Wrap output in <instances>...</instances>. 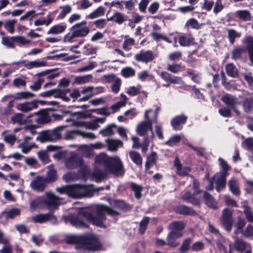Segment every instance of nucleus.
<instances>
[{
	"label": "nucleus",
	"instance_id": "obj_1",
	"mask_svg": "<svg viewBox=\"0 0 253 253\" xmlns=\"http://www.w3.org/2000/svg\"><path fill=\"white\" fill-rule=\"evenodd\" d=\"M111 216H118L120 213L104 205H98L95 210V215L86 209L80 210L76 215H70L65 217V220L77 227L88 228L89 223L101 228H105L104 221L106 219L105 214Z\"/></svg>",
	"mask_w": 253,
	"mask_h": 253
},
{
	"label": "nucleus",
	"instance_id": "obj_2",
	"mask_svg": "<svg viewBox=\"0 0 253 253\" xmlns=\"http://www.w3.org/2000/svg\"><path fill=\"white\" fill-rule=\"evenodd\" d=\"M87 24L86 20L76 23L70 29V32L63 37V42L65 43H73L77 41V39L86 37L90 32L89 28L85 26Z\"/></svg>",
	"mask_w": 253,
	"mask_h": 253
},
{
	"label": "nucleus",
	"instance_id": "obj_3",
	"mask_svg": "<svg viewBox=\"0 0 253 253\" xmlns=\"http://www.w3.org/2000/svg\"><path fill=\"white\" fill-rule=\"evenodd\" d=\"M106 169L116 176L123 175L125 173L123 164L118 157H110L106 161Z\"/></svg>",
	"mask_w": 253,
	"mask_h": 253
},
{
	"label": "nucleus",
	"instance_id": "obj_4",
	"mask_svg": "<svg viewBox=\"0 0 253 253\" xmlns=\"http://www.w3.org/2000/svg\"><path fill=\"white\" fill-rule=\"evenodd\" d=\"M94 190L90 187L83 184H73L72 198L80 199L83 197H91Z\"/></svg>",
	"mask_w": 253,
	"mask_h": 253
},
{
	"label": "nucleus",
	"instance_id": "obj_5",
	"mask_svg": "<svg viewBox=\"0 0 253 253\" xmlns=\"http://www.w3.org/2000/svg\"><path fill=\"white\" fill-rule=\"evenodd\" d=\"M81 248L84 250L97 251L101 249L102 245L94 236L84 235Z\"/></svg>",
	"mask_w": 253,
	"mask_h": 253
},
{
	"label": "nucleus",
	"instance_id": "obj_6",
	"mask_svg": "<svg viewBox=\"0 0 253 253\" xmlns=\"http://www.w3.org/2000/svg\"><path fill=\"white\" fill-rule=\"evenodd\" d=\"M220 220L224 229L230 232L234 224L233 211L227 208L223 209Z\"/></svg>",
	"mask_w": 253,
	"mask_h": 253
},
{
	"label": "nucleus",
	"instance_id": "obj_7",
	"mask_svg": "<svg viewBox=\"0 0 253 253\" xmlns=\"http://www.w3.org/2000/svg\"><path fill=\"white\" fill-rule=\"evenodd\" d=\"M61 129L55 128L52 130H47L42 131L40 133V136L37 137V139L39 138L42 142L46 141H53L60 137Z\"/></svg>",
	"mask_w": 253,
	"mask_h": 253
},
{
	"label": "nucleus",
	"instance_id": "obj_8",
	"mask_svg": "<svg viewBox=\"0 0 253 253\" xmlns=\"http://www.w3.org/2000/svg\"><path fill=\"white\" fill-rule=\"evenodd\" d=\"M66 164L67 168L70 169L81 168L83 174L85 175L86 170L85 167L83 168L84 165V161L82 158L77 155L71 156L67 161Z\"/></svg>",
	"mask_w": 253,
	"mask_h": 253
},
{
	"label": "nucleus",
	"instance_id": "obj_9",
	"mask_svg": "<svg viewBox=\"0 0 253 253\" xmlns=\"http://www.w3.org/2000/svg\"><path fill=\"white\" fill-rule=\"evenodd\" d=\"M31 117H35V122L39 125L47 124L50 120L47 112L43 109H41L36 112L30 114L27 116L28 122L32 121V120H30Z\"/></svg>",
	"mask_w": 253,
	"mask_h": 253
},
{
	"label": "nucleus",
	"instance_id": "obj_10",
	"mask_svg": "<svg viewBox=\"0 0 253 253\" xmlns=\"http://www.w3.org/2000/svg\"><path fill=\"white\" fill-rule=\"evenodd\" d=\"M21 214V210L18 208H12L8 211H4L0 213V223L5 224L9 219H13Z\"/></svg>",
	"mask_w": 253,
	"mask_h": 253
},
{
	"label": "nucleus",
	"instance_id": "obj_11",
	"mask_svg": "<svg viewBox=\"0 0 253 253\" xmlns=\"http://www.w3.org/2000/svg\"><path fill=\"white\" fill-rule=\"evenodd\" d=\"M194 192L191 193L189 191L186 192L182 196V199L190 203L194 206H199L200 205V199L196 198L195 197L203 193V191L200 188L193 189Z\"/></svg>",
	"mask_w": 253,
	"mask_h": 253
},
{
	"label": "nucleus",
	"instance_id": "obj_12",
	"mask_svg": "<svg viewBox=\"0 0 253 253\" xmlns=\"http://www.w3.org/2000/svg\"><path fill=\"white\" fill-rule=\"evenodd\" d=\"M155 58V55L152 50H141L138 53L134 56V59L139 62L148 63L152 61Z\"/></svg>",
	"mask_w": 253,
	"mask_h": 253
},
{
	"label": "nucleus",
	"instance_id": "obj_13",
	"mask_svg": "<svg viewBox=\"0 0 253 253\" xmlns=\"http://www.w3.org/2000/svg\"><path fill=\"white\" fill-rule=\"evenodd\" d=\"M47 184V183L43 178V177L38 175L32 180L30 186L35 191L42 192L45 189Z\"/></svg>",
	"mask_w": 253,
	"mask_h": 253
},
{
	"label": "nucleus",
	"instance_id": "obj_14",
	"mask_svg": "<svg viewBox=\"0 0 253 253\" xmlns=\"http://www.w3.org/2000/svg\"><path fill=\"white\" fill-rule=\"evenodd\" d=\"M59 199L55 196L53 194L47 193L46 198L43 201V203L46 205L49 211H54V210L57 209L60 204Z\"/></svg>",
	"mask_w": 253,
	"mask_h": 253
},
{
	"label": "nucleus",
	"instance_id": "obj_15",
	"mask_svg": "<svg viewBox=\"0 0 253 253\" xmlns=\"http://www.w3.org/2000/svg\"><path fill=\"white\" fill-rule=\"evenodd\" d=\"M150 130L152 133V136H154L152 128V122L151 120L145 121L141 122L137 126L136 132L140 136H144L148 130Z\"/></svg>",
	"mask_w": 253,
	"mask_h": 253
},
{
	"label": "nucleus",
	"instance_id": "obj_16",
	"mask_svg": "<svg viewBox=\"0 0 253 253\" xmlns=\"http://www.w3.org/2000/svg\"><path fill=\"white\" fill-rule=\"evenodd\" d=\"M33 220L35 223H42L47 221H51L55 223L57 221V218L53 214V211H49L47 213H40L36 215L33 217Z\"/></svg>",
	"mask_w": 253,
	"mask_h": 253
},
{
	"label": "nucleus",
	"instance_id": "obj_17",
	"mask_svg": "<svg viewBox=\"0 0 253 253\" xmlns=\"http://www.w3.org/2000/svg\"><path fill=\"white\" fill-rule=\"evenodd\" d=\"M188 117L184 115H180L173 118L170 122L173 129L175 130H180L182 128V126L186 124Z\"/></svg>",
	"mask_w": 253,
	"mask_h": 253
},
{
	"label": "nucleus",
	"instance_id": "obj_18",
	"mask_svg": "<svg viewBox=\"0 0 253 253\" xmlns=\"http://www.w3.org/2000/svg\"><path fill=\"white\" fill-rule=\"evenodd\" d=\"M176 213L185 216H196L198 215L197 211L191 207L184 205L177 206L174 209Z\"/></svg>",
	"mask_w": 253,
	"mask_h": 253
},
{
	"label": "nucleus",
	"instance_id": "obj_19",
	"mask_svg": "<svg viewBox=\"0 0 253 253\" xmlns=\"http://www.w3.org/2000/svg\"><path fill=\"white\" fill-rule=\"evenodd\" d=\"M110 205L115 209L120 210L122 211H130L131 207L126 202L123 200L109 199Z\"/></svg>",
	"mask_w": 253,
	"mask_h": 253
},
{
	"label": "nucleus",
	"instance_id": "obj_20",
	"mask_svg": "<svg viewBox=\"0 0 253 253\" xmlns=\"http://www.w3.org/2000/svg\"><path fill=\"white\" fill-rule=\"evenodd\" d=\"M182 233L174 231H170L167 237V245L171 248H175L179 245L176 240L182 236Z\"/></svg>",
	"mask_w": 253,
	"mask_h": 253
},
{
	"label": "nucleus",
	"instance_id": "obj_21",
	"mask_svg": "<svg viewBox=\"0 0 253 253\" xmlns=\"http://www.w3.org/2000/svg\"><path fill=\"white\" fill-rule=\"evenodd\" d=\"M16 108L18 110L23 113H28L37 108V102L34 100L31 101H25L23 103L17 104Z\"/></svg>",
	"mask_w": 253,
	"mask_h": 253
},
{
	"label": "nucleus",
	"instance_id": "obj_22",
	"mask_svg": "<svg viewBox=\"0 0 253 253\" xmlns=\"http://www.w3.org/2000/svg\"><path fill=\"white\" fill-rule=\"evenodd\" d=\"M67 28L66 23L64 22L58 23L53 25L47 32L48 35H56L63 33Z\"/></svg>",
	"mask_w": 253,
	"mask_h": 253
},
{
	"label": "nucleus",
	"instance_id": "obj_23",
	"mask_svg": "<svg viewBox=\"0 0 253 253\" xmlns=\"http://www.w3.org/2000/svg\"><path fill=\"white\" fill-rule=\"evenodd\" d=\"M221 100L226 105L227 107L233 110L237 114L238 113L236 110V99L234 97L229 94H226L222 96Z\"/></svg>",
	"mask_w": 253,
	"mask_h": 253
},
{
	"label": "nucleus",
	"instance_id": "obj_24",
	"mask_svg": "<svg viewBox=\"0 0 253 253\" xmlns=\"http://www.w3.org/2000/svg\"><path fill=\"white\" fill-rule=\"evenodd\" d=\"M227 176L226 175H224V174H219L218 173H216L214 175V177L216 178L215 183L216 184L215 189L217 192H220L225 187Z\"/></svg>",
	"mask_w": 253,
	"mask_h": 253
},
{
	"label": "nucleus",
	"instance_id": "obj_25",
	"mask_svg": "<svg viewBox=\"0 0 253 253\" xmlns=\"http://www.w3.org/2000/svg\"><path fill=\"white\" fill-rule=\"evenodd\" d=\"M244 43L246 45L249 60L252 65H253V37L251 36H248L244 40Z\"/></svg>",
	"mask_w": 253,
	"mask_h": 253
},
{
	"label": "nucleus",
	"instance_id": "obj_26",
	"mask_svg": "<svg viewBox=\"0 0 253 253\" xmlns=\"http://www.w3.org/2000/svg\"><path fill=\"white\" fill-rule=\"evenodd\" d=\"M47 184H50L54 182L58 178L57 171L53 166H50L48 167V170L46 172V177H43Z\"/></svg>",
	"mask_w": 253,
	"mask_h": 253
},
{
	"label": "nucleus",
	"instance_id": "obj_27",
	"mask_svg": "<svg viewBox=\"0 0 253 253\" xmlns=\"http://www.w3.org/2000/svg\"><path fill=\"white\" fill-rule=\"evenodd\" d=\"M160 76L165 82H168L169 84H177L180 80L179 77L173 76L167 71H162Z\"/></svg>",
	"mask_w": 253,
	"mask_h": 253
},
{
	"label": "nucleus",
	"instance_id": "obj_28",
	"mask_svg": "<svg viewBox=\"0 0 253 253\" xmlns=\"http://www.w3.org/2000/svg\"><path fill=\"white\" fill-rule=\"evenodd\" d=\"M84 236L68 235L65 238V242L69 245L77 244L81 248Z\"/></svg>",
	"mask_w": 253,
	"mask_h": 253
},
{
	"label": "nucleus",
	"instance_id": "obj_29",
	"mask_svg": "<svg viewBox=\"0 0 253 253\" xmlns=\"http://www.w3.org/2000/svg\"><path fill=\"white\" fill-rule=\"evenodd\" d=\"M126 18H128V16H125L121 12L116 11L114 13L113 16L109 18H107V21H113L119 25H121L125 21H126Z\"/></svg>",
	"mask_w": 253,
	"mask_h": 253
},
{
	"label": "nucleus",
	"instance_id": "obj_30",
	"mask_svg": "<svg viewBox=\"0 0 253 253\" xmlns=\"http://www.w3.org/2000/svg\"><path fill=\"white\" fill-rule=\"evenodd\" d=\"M82 108L84 111L74 112L70 111L71 115L72 117H76L77 119H85L89 117L90 115L85 110L87 108V106L84 105L82 106H76V108Z\"/></svg>",
	"mask_w": 253,
	"mask_h": 253
},
{
	"label": "nucleus",
	"instance_id": "obj_31",
	"mask_svg": "<svg viewBox=\"0 0 253 253\" xmlns=\"http://www.w3.org/2000/svg\"><path fill=\"white\" fill-rule=\"evenodd\" d=\"M185 224L182 221H174L170 222L169 225V229L171 231L179 232L182 233V231L184 229Z\"/></svg>",
	"mask_w": 253,
	"mask_h": 253
},
{
	"label": "nucleus",
	"instance_id": "obj_32",
	"mask_svg": "<svg viewBox=\"0 0 253 253\" xmlns=\"http://www.w3.org/2000/svg\"><path fill=\"white\" fill-rule=\"evenodd\" d=\"M108 149L111 151H116L118 148L122 147L123 145V142L120 140L116 139H107L106 140Z\"/></svg>",
	"mask_w": 253,
	"mask_h": 253
},
{
	"label": "nucleus",
	"instance_id": "obj_33",
	"mask_svg": "<svg viewBox=\"0 0 253 253\" xmlns=\"http://www.w3.org/2000/svg\"><path fill=\"white\" fill-rule=\"evenodd\" d=\"M227 75L232 78H237L239 76L238 70L233 63H228L225 66Z\"/></svg>",
	"mask_w": 253,
	"mask_h": 253
},
{
	"label": "nucleus",
	"instance_id": "obj_34",
	"mask_svg": "<svg viewBox=\"0 0 253 253\" xmlns=\"http://www.w3.org/2000/svg\"><path fill=\"white\" fill-rule=\"evenodd\" d=\"M178 42L181 46H189L194 44L195 39L191 36H181L178 38Z\"/></svg>",
	"mask_w": 253,
	"mask_h": 253
},
{
	"label": "nucleus",
	"instance_id": "obj_35",
	"mask_svg": "<svg viewBox=\"0 0 253 253\" xmlns=\"http://www.w3.org/2000/svg\"><path fill=\"white\" fill-rule=\"evenodd\" d=\"M129 156L131 161L137 166H141L142 164V158L140 154L135 151H131Z\"/></svg>",
	"mask_w": 253,
	"mask_h": 253
},
{
	"label": "nucleus",
	"instance_id": "obj_36",
	"mask_svg": "<svg viewBox=\"0 0 253 253\" xmlns=\"http://www.w3.org/2000/svg\"><path fill=\"white\" fill-rule=\"evenodd\" d=\"M104 8L103 6H100L88 15H86L85 18L86 19H93L102 16L104 15Z\"/></svg>",
	"mask_w": 253,
	"mask_h": 253
},
{
	"label": "nucleus",
	"instance_id": "obj_37",
	"mask_svg": "<svg viewBox=\"0 0 253 253\" xmlns=\"http://www.w3.org/2000/svg\"><path fill=\"white\" fill-rule=\"evenodd\" d=\"M237 17L243 21L251 20V14L248 10H239L236 12Z\"/></svg>",
	"mask_w": 253,
	"mask_h": 253
},
{
	"label": "nucleus",
	"instance_id": "obj_38",
	"mask_svg": "<svg viewBox=\"0 0 253 253\" xmlns=\"http://www.w3.org/2000/svg\"><path fill=\"white\" fill-rule=\"evenodd\" d=\"M237 222L235 224L236 230L234 231L235 234L239 233H243V228L246 224V221L245 219L242 218L240 216L237 217Z\"/></svg>",
	"mask_w": 253,
	"mask_h": 253
},
{
	"label": "nucleus",
	"instance_id": "obj_39",
	"mask_svg": "<svg viewBox=\"0 0 253 253\" xmlns=\"http://www.w3.org/2000/svg\"><path fill=\"white\" fill-rule=\"evenodd\" d=\"M233 247L237 252L242 253L246 250L247 244L242 240L238 239L234 242Z\"/></svg>",
	"mask_w": 253,
	"mask_h": 253
},
{
	"label": "nucleus",
	"instance_id": "obj_40",
	"mask_svg": "<svg viewBox=\"0 0 253 253\" xmlns=\"http://www.w3.org/2000/svg\"><path fill=\"white\" fill-rule=\"evenodd\" d=\"M130 187L131 190L134 192V196L136 199H139L142 197L141 192L143 190V187L141 185H137L134 182H131L130 183Z\"/></svg>",
	"mask_w": 253,
	"mask_h": 253
},
{
	"label": "nucleus",
	"instance_id": "obj_41",
	"mask_svg": "<svg viewBox=\"0 0 253 253\" xmlns=\"http://www.w3.org/2000/svg\"><path fill=\"white\" fill-rule=\"evenodd\" d=\"M185 28L187 29H194L199 30L201 27V25L198 22V20L194 18H191L188 19L185 23Z\"/></svg>",
	"mask_w": 253,
	"mask_h": 253
},
{
	"label": "nucleus",
	"instance_id": "obj_42",
	"mask_svg": "<svg viewBox=\"0 0 253 253\" xmlns=\"http://www.w3.org/2000/svg\"><path fill=\"white\" fill-rule=\"evenodd\" d=\"M203 198L205 200V204L209 207L214 208L215 207V202L213 197L209 192L204 191Z\"/></svg>",
	"mask_w": 253,
	"mask_h": 253
},
{
	"label": "nucleus",
	"instance_id": "obj_43",
	"mask_svg": "<svg viewBox=\"0 0 253 253\" xmlns=\"http://www.w3.org/2000/svg\"><path fill=\"white\" fill-rule=\"evenodd\" d=\"M22 113H16L11 118V122L13 124H18L20 125H25L27 121L23 118Z\"/></svg>",
	"mask_w": 253,
	"mask_h": 253
},
{
	"label": "nucleus",
	"instance_id": "obj_44",
	"mask_svg": "<svg viewBox=\"0 0 253 253\" xmlns=\"http://www.w3.org/2000/svg\"><path fill=\"white\" fill-rule=\"evenodd\" d=\"M107 173L99 169H95L94 172L92 174V176L96 179V182H100L103 179L106 177Z\"/></svg>",
	"mask_w": 253,
	"mask_h": 253
},
{
	"label": "nucleus",
	"instance_id": "obj_45",
	"mask_svg": "<svg viewBox=\"0 0 253 253\" xmlns=\"http://www.w3.org/2000/svg\"><path fill=\"white\" fill-rule=\"evenodd\" d=\"M46 65L45 61H39L35 60L30 61L29 63L25 64V67L27 69H32L35 68H39L41 67H44Z\"/></svg>",
	"mask_w": 253,
	"mask_h": 253
},
{
	"label": "nucleus",
	"instance_id": "obj_46",
	"mask_svg": "<svg viewBox=\"0 0 253 253\" xmlns=\"http://www.w3.org/2000/svg\"><path fill=\"white\" fill-rule=\"evenodd\" d=\"M150 218L148 216H144L139 223V232L143 235L145 233L149 223Z\"/></svg>",
	"mask_w": 253,
	"mask_h": 253
},
{
	"label": "nucleus",
	"instance_id": "obj_47",
	"mask_svg": "<svg viewBox=\"0 0 253 253\" xmlns=\"http://www.w3.org/2000/svg\"><path fill=\"white\" fill-rule=\"evenodd\" d=\"M57 191L61 194H66L69 197L72 196L73 185H67L56 188Z\"/></svg>",
	"mask_w": 253,
	"mask_h": 253
},
{
	"label": "nucleus",
	"instance_id": "obj_48",
	"mask_svg": "<svg viewBox=\"0 0 253 253\" xmlns=\"http://www.w3.org/2000/svg\"><path fill=\"white\" fill-rule=\"evenodd\" d=\"M245 112H249L253 110V99L252 97L246 98L243 102Z\"/></svg>",
	"mask_w": 253,
	"mask_h": 253
},
{
	"label": "nucleus",
	"instance_id": "obj_49",
	"mask_svg": "<svg viewBox=\"0 0 253 253\" xmlns=\"http://www.w3.org/2000/svg\"><path fill=\"white\" fill-rule=\"evenodd\" d=\"M245 50L244 48L238 47L234 48L232 51L231 58L234 60H237L241 59L242 54L245 52Z\"/></svg>",
	"mask_w": 253,
	"mask_h": 253
},
{
	"label": "nucleus",
	"instance_id": "obj_50",
	"mask_svg": "<svg viewBox=\"0 0 253 253\" xmlns=\"http://www.w3.org/2000/svg\"><path fill=\"white\" fill-rule=\"evenodd\" d=\"M219 162V165L220 167L221 168L222 171L220 172H218V174L228 176L229 174L228 170H229L230 167L227 163V162L224 161L223 159L220 158L218 159Z\"/></svg>",
	"mask_w": 253,
	"mask_h": 253
},
{
	"label": "nucleus",
	"instance_id": "obj_51",
	"mask_svg": "<svg viewBox=\"0 0 253 253\" xmlns=\"http://www.w3.org/2000/svg\"><path fill=\"white\" fill-rule=\"evenodd\" d=\"M228 186L230 190L235 195H238L240 194V190L237 183L235 179H231L228 182Z\"/></svg>",
	"mask_w": 253,
	"mask_h": 253
},
{
	"label": "nucleus",
	"instance_id": "obj_52",
	"mask_svg": "<svg viewBox=\"0 0 253 253\" xmlns=\"http://www.w3.org/2000/svg\"><path fill=\"white\" fill-rule=\"evenodd\" d=\"M35 94L29 91H22L16 93L14 100L31 98L35 96Z\"/></svg>",
	"mask_w": 253,
	"mask_h": 253
},
{
	"label": "nucleus",
	"instance_id": "obj_53",
	"mask_svg": "<svg viewBox=\"0 0 253 253\" xmlns=\"http://www.w3.org/2000/svg\"><path fill=\"white\" fill-rule=\"evenodd\" d=\"M121 74L124 77L127 78L134 76L135 71L130 67H126L122 69Z\"/></svg>",
	"mask_w": 253,
	"mask_h": 253
},
{
	"label": "nucleus",
	"instance_id": "obj_54",
	"mask_svg": "<svg viewBox=\"0 0 253 253\" xmlns=\"http://www.w3.org/2000/svg\"><path fill=\"white\" fill-rule=\"evenodd\" d=\"M167 69L173 73L176 74L180 72L182 70V66L181 63H173L168 64Z\"/></svg>",
	"mask_w": 253,
	"mask_h": 253
},
{
	"label": "nucleus",
	"instance_id": "obj_55",
	"mask_svg": "<svg viewBox=\"0 0 253 253\" xmlns=\"http://www.w3.org/2000/svg\"><path fill=\"white\" fill-rule=\"evenodd\" d=\"M15 100H12L9 101L8 104L6 107H5L2 112V114L4 116H8L9 115H11L14 113V109L13 107L14 106V102Z\"/></svg>",
	"mask_w": 253,
	"mask_h": 253
},
{
	"label": "nucleus",
	"instance_id": "obj_56",
	"mask_svg": "<svg viewBox=\"0 0 253 253\" xmlns=\"http://www.w3.org/2000/svg\"><path fill=\"white\" fill-rule=\"evenodd\" d=\"M14 38L13 37H3L2 39V43L3 45L12 48H15L14 45Z\"/></svg>",
	"mask_w": 253,
	"mask_h": 253
},
{
	"label": "nucleus",
	"instance_id": "obj_57",
	"mask_svg": "<svg viewBox=\"0 0 253 253\" xmlns=\"http://www.w3.org/2000/svg\"><path fill=\"white\" fill-rule=\"evenodd\" d=\"M17 22L16 20H7L4 25V27L9 33L13 34L14 32V25Z\"/></svg>",
	"mask_w": 253,
	"mask_h": 253
},
{
	"label": "nucleus",
	"instance_id": "obj_58",
	"mask_svg": "<svg viewBox=\"0 0 253 253\" xmlns=\"http://www.w3.org/2000/svg\"><path fill=\"white\" fill-rule=\"evenodd\" d=\"M240 34L233 29H230L228 31V38L230 43L233 44L236 38L240 37Z\"/></svg>",
	"mask_w": 253,
	"mask_h": 253
},
{
	"label": "nucleus",
	"instance_id": "obj_59",
	"mask_svg": "<svg viewBox=\"0 0 253 253\" xmlns=\"http://www.w3.org/2000/svg\"><path fill=\"white\" fill-rule=\"evenodd\" d=\"M116 127V125L111 124L106 128L101 130L100 133L103 136H108L113 135L114 133L113 128Z\"/></svg>",
	"mask_w": 253,
	"mask_h": 253
},
{
	"label": "nucleus",
	"instance_id": "obj_60",
	"mask_svg": "<svg viewBox=\"0 0 253 253\" xmlns=\"http://www.w3.org/2000/svg\"><path fill=\"white\" fill-rule=\"evenodd\" d=\"M47 19L46 20H36L34 22V25L35 26H39L45 25L46 26H48L53 20V18L51 17L50 14H48L46 16Z\"/></svg>",
	"mask_w": 253,
	"mask_h": 253
},
{
	"label": "nucleus",
	"instance_id": "obj_61",
	"mask_svg": "<svg viewBox=\"0 0 253 253\" xmlns=\"http://www.w3.org/2000/svg\"><path fill=\"white\" fill-rule=\"evenodd\" d=\"M62 10L57 16L58 19H62L65 18L67 14L70 13L72 11V7L69 5H65L61 7Z\"/></svg>",
	"mask_w": 253,
	"mask_h": 253
},
{
	"label": "nucleus",
	"instance_id": "obj_62",
	"mask_svg": "<svg viewBox=\"0 0 253 253\" xmlns=\"http://www.w3.org/2000/svg\"><path fill=\"white\" fill-rule=\"evenodd\" d=\"M181 140V137L177 134H175L171 137L165 144L169 146H173L178 143Z\"/></svg>",
	"mask_w": 253,
	"mask_h": 253
},
{
	"label": "nucleus",
	"instance_id": "obj_63",
	"mask_svg": "<svg viewBox=\"0 0 253 253\" xmlns=\"http://www.w3.org/2000/svg\"><path fill=\"white\" fill-rule=\"evenodd\" d=\"M91 75L84 76H78L75 78V82L78 84H83L88 82L92 78Z\"/></svg>",
	"mask_w": 253,
	"mask_h": 253
},
{
	"label": "nucleus",
	"instance_id": "obj_64",
	"mask_svg": "<svg viewBox=\"0 0 253 253\" xmlns=\"http://www.w3.org/2000/svg\"><path fill=\"white\" fill-rule=\"evenodd\" d=\"M244 214L249 222H253V213L251 208L248 206L244 207Z\"/></svg>",
	"mask_w": 253,
	"mask_h": 253
}]
</instances>
